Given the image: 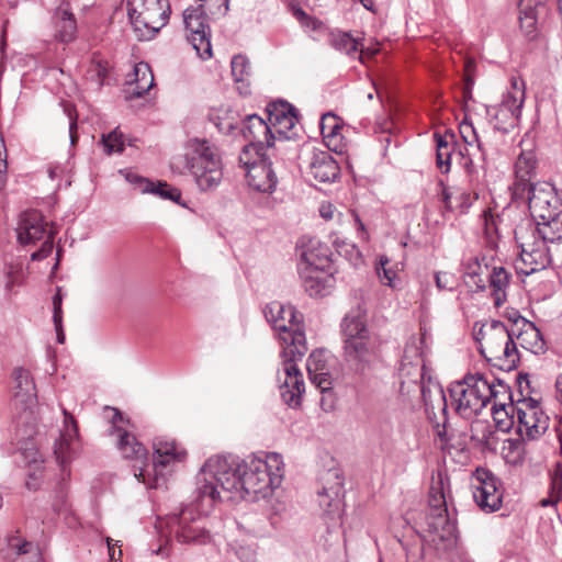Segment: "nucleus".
I'll use <instances>...</instances> for the list:
<instances>
[{
  "mask_svg": "<svg viewBox=\"0 0 562 562\" xmlns=\"http://www.w3.org/2000/svg\"><path fill=\"white\" fill-rule=\"evenodd\" d=\"M284 475L282 456L277 452L250 456H214L198 473L199 499L204 507L234 498H267L278 488Z\"/></svg>",
  "mask_w": 562,
  "mask_h": 562,
  "instance_id": "obj_1",
  "label": "nucleus"
},
{
  "mask_svg": "<svg viewBox=\"0 0 562 562\" xmlns=\"http://www.w3.org/2000/svg\"><path fill=\"white\" fill-rule=\"evenodd\" d=\"M171 169L180 175H189L201 192L215 191L224 176L218 147L209 139L199 137L186 142L183 154L172 158Z\"/></svg>",
  "mask_w": 562,
  "mask_h": 562,
  "instance_id": "obj_2",
  "label": "nucleus"
},
{
  "mask_svg": "<svg viewBox=\"0 0 562 562\" xmlns=\"http://www.w3.org/2000/svg\"><path fill=\"white\" fill-rule=\"evenodd\" d=\"M474 326V339L479 344V351L486 361L502 370L512 371L519 362L517 344L512 333L501 321H487L479 328Z\"/></svg>",
  "mask_w": 562,
  "mask_h": 562,
  "instance_id": "obj_3",
  "label": "nucleus"
},
{
  "mask_svg": "<svg viewBox=\"0 0 562 562\" xmlns=\"http://www.w3.org/2000/svg\"><path fill=\"white\" fill-rule=\"evenodd\" d=\"M501 390L506 394V384L493 383L481 374H468L461 381L453 382L449 387V394L454 411L464 418L479 415L492 401L497 398Z\"/></svg>",
  "mask_w": 562,
  "mask_h": 562,
  "instance_id": "obj_4",
  "label": "nucleus"
},
{
  "mask_svg": "<svg viewBox=\"0 0 562 562\" xmlns=\"http://www.w3.org/2000/svg\"><path fill=\"white\" fill-rule=\"evenodd\" d=\"M195 484L194 503L184 506L178 514L168 516L166 520H160L157 527L161 531L167 529L179 543L202 546L212 540L206 515L214 506H203L199 499L198 482Z\"/></svg>",
  "mask_w": 562,
  "mask_h": 562,
  "instance_id": "obj_5",
  "label": "nucleus"
},
{
  "mask_svg": "<svg viewBox=\"0 0 562 562\" xmlns=\"http://www.w3.org/2000/svg\"><path fill=\"white\" fill-rule=\"evenodd\" d=\"M345 360L357 371H362L376 357V340L367 327L366 312L358 306L342 319Z\"/></svg>",
  "mask_w": 562,
  "mask_h": 562,
  "instance_id": "obj_6",
  "label": "nucleus"
},
{
  "mask_svg": "<svg viewBox=\"0 0 562 562\" xmlns=\"http://www.w3.org/2000/svg\"><path fill=\"white\" fill-rule=\"evenodd\" d=\"M263 313L266 319L278 331L283 355L305 356L306 338L295 308L290 304L273 301L266 305Z\"/></svg>",
  "mask_w": 562,
  "mask_h": 562,
  "instance_id": "obj_7",
  "label": "nucleus"
},
{
  "mask_svg": "<svg viewBox=\"0 0 562 562\" xmlns=\"http://www.w3.org/2000/svg\"><path fill=\"white\" fill-rule=\"evenodd\" d=\"M127 15L139 41L153 40L168 23V0H127Z\"/></svg>",
  "mask_w": 562,
  "mask_h": 562,
  "instance_id": "obj_8",
  "label": "nucleus"
},
{
  "mask_svg": "<svg viewBox=\"0 0 562 562\" xmlns=\"http://www.w3.org/2000/svg\"><path fill=\"white\" fill-rule=\"evenodd\" d=\"M448 475L438 471L432 475L429 490V510L426 517L428 531L434 536L432 540L449 541L454 538L456 525L450 519L447 509Z\"/></svg>",
  "mask_w": 562,
  "mask_h": 562,
  "instance_id": "obj_9",
  "label": "nucleus"
},
{
  "mask_svg": "<svg viewBox=\"0 0 562 562\" xmlns=\"http://www.w3.org/2000/svg\"><path fill=\"white\" fill-rule=\"evenodd\" d=\"M278 150L257 151L252 145H245L238 156L239 166L245 171L247 184L255 191L272 193L278 179L272 169L271 158Z\"/></svg>",
  "mask_w": 562,
  "mask_h": 562,
  "instance_id": "obj_10",
  "label": "nucleus"
},
{
  "mask_svg": "<svg viewBox=\"0 0 562 562\" xmlns=\"http://www.w3.org/2000/svg\"><path fill=\"white\" fill-rule=\"evenodd\" d=\"M525 82L519 78L512 79V89L504 94L502 102L487 109L494 132L506 134L514 130L520 119L525 102Z\"/></svg>",
  "mask_w": 562,
  "mask_h": 562,
  "instance_id": "obj_11",
  "label": "nucleus"
},
{
  "mask_svg": "<svg viewBox=\"0 0 562 562\" xmlns=\"http://www.w3.org/2000/svg\"><path fill=\"white\" fill-rule=\"evenodd\" d=\"M528 209L531 216L537 220H552L562 215V193L547 181L529 183L526 188Z\"/></svg>",
  "mask_w": 562,
  "mask_h": 562,
  "instance_id": "obj_12",
  "label": "nucleus"
},
{
  "mask_svg": "<svg viewBox=\"0 0 562 562\" xmlns=\"http://www.w3.org/2000/svg\"><path fill=\"white\" fill-rule=\"evenodd\" d=\"M154 459L145 467H138L139 476H145L148 468L155 472L154 479H147L148 484L157 486L166 483L169 467L175 462H180L186 457V451L175 441L167 438H156L153 443Z\"/></svg>",
  "mask_w": 562,
  "mask_h": 562,
  "instance_id": "obj_13",
  "label": "nucleus"
},
{
  "mask_svg": "<svg viewBox=\"0 0 562 562\" xmlns=\"http://www.w3.org/2000/svg\"><path fill=\"white\" fill-rule=\"evenodd\" d=\"M281 357L282 367L278 371L280 395L288 406L296 408L301 405L302 395L305 391L303 374L296 363L301 361L304 356L291 357L281 352Z\"/></svg>",
  "mask_w": 562,
  "mask_h": 562,
  "instance_id": "obj_14",
  "label": "nucleus"
},
{
  "mask_svg": "<svg viewBox=\"0 0 562 562\" xmlns=\"http://www.w3.org/2000/svg\"><path fill=\"white\" fill-rule=\"evenodd\" d=\"M516 417L518 432L521 438L538 439L549 427L548 415L541 409L539 403L531 397L518 401Z\"/></svg>",
  "mask_w": 562,
  "mask_h": 562,
  "instance_id": "obj_15",
  "label": "nucleus"
},
{
  "mask_svg": "<svg viewBox=\"0 0 562 562\" xmlns=\"http://www.w3.org/2000/svg\"><path fill=\"white\" fill-rule=\"evenodd\" d=\"M206 21L207 16L202 5L188 8L183 11V22L188 32V40L202 59H207L212 56L210 31Z\"/></svg>",
  "mask_w": 562,
  "mask_h": 562,
  "instance_id": "obj_16",
  "label": "nucleus"
},
{
  "mask_svg": "<svg viewBox=\"0 0 562 562\" xmlns=\"http://www.w3.org/2000/svg\"><path fill=\"white\" fill-rule=\"evenodd\" d=\"M268 115L272 134H276V146L279 151L285 140H290L297 135L299 117L296 109L285 101H278L269 104Z\"/></svg>",
  "mask_w": 562,
  "mask_h": 562,
  "instance_id": "obj_17",
  "label": "nucleus"
},
{
  "mask_svg": "<svg viewBox=\"0 0 562 562\" xmlns=\"http://www.w3.org/2000/svg\"><path fill=\"white\" fill-rule=\"evenodd\" d=\"M112 423L110 435L116 438V447L124 459L131 460L134 464L148 463V452L142 442L131 434L127 429H124L120 424L124 423L122 413L116 408H110Z\"/></svg>",
  "mask_w": 562,
  "mask_h": 562,
  "instance_id": "obj_18",
  "label": "nucleus"
},
{
  "mask_svg": "<svg viewBox=\"0 0 562 562\" xmlns=\"http://www.w3.org/2000/svg\"><path fill=\"white\" fill-rule=\"evenodd\" d=\"M472 488L473 498L483 512L493 513L501 508L503 492L498 479L492 472L477 469Z\"/></svg>",
  "mask_w": 562,
  "mask_h": 562,
  "instance_id": "obj_19",
  "label": "nucleus"
},
{
  "mask_svg": "<svg viewBox=\"0 0 562 562\" xmlns=\"http://www.w3.org/2000/svg\"><path fill=\"white\" fill-rule=\"evenodd\" d=\"M47 222L44 221L43 215L36 210L25 211L20 215L16 238L18 243L22 246H33L40 240H45L52 234V240L56 232L48 229Z\"/></svg>",
  "mask_w": 562,
  "mask_h": 562,
  "instance_id": "obj_20",
  "label": "nucleus"
},
{
  "mask_svg": "<svg viewBox=\"0 0 562 562\" xmlns=\"http://www.w3.org/2000/svg\"><path fill=\"white\" fill-rule=\"evenodd\" d=\"M245 139L256 147L257 151L278 150L276 146V134H272V127L257 114L248 115L240 128Z\"/></svg>",
  "mask_w": 562,
  "mask_h": 562,
  "instance_id": "obj_21",
  "label": "nucleus"
},
{
  "mask_svg": "<svg viewBox=\"0 0 562 562\" xmlns=\"http://www.w3.org/2000/svg\"><path fill=\"white\" fill-rule=\"evenodd\" d=\"M551 262L547 244L539 239L532 244H522L519 257L515 261L518 273L530 276L546 269Z\"/></svg>",
  "mask_w": 562,
  "mask_h": 562,
  "instance_id": "obj_22",
  "label": "nucleus"
},
{
  "mask_svg": "<svg viewBox=\"0 0 562 562\" xmlns=\"http://www.w3.org/2000/svg\"><path fill=\"white\" fill-rule=\"evenodd\" d=\"M323 486L317 492V502L324 513L333 515L339 512L344 479L338 470H328L322 476Z\"/></svg>",
  "mask_w": 562,
  "mask_h": 562,
  "instance_id": "obj_23",
  "label": "nucleus"
},
{
  "mask_svg": "<svg viewBox=\"0 0 562 562\" xmlns=\"http://www.w3.org/2000/svg\"><path fill=\"white\" fill-rule=\"evenodd\" d=\"M330 267L329 249L316 238L303 239L300 248L299 271L327 270Z\"/></svg>",
  "mask_w": 562,
  "mask_h": 562,
  "instance_id": "obj_24",
  "label": "nucleus"
},
{
  "mask_svg": "<svg viewBox=\"0 0 562 562\" xmlns=\"http://www.w3.org/2000/svg\"><path fill=\"white\" fill-rule=\"evenodd\" d=\"M64 414V428L60 432L59 439L55 442L54 454L59 464L65 465L71 460L75 452V443L78 439V427L72 415L66 409Z\"/></svg>",
  "mask_w": 562,
  "mask_h": 562,
  "instance_id": "obj_25",
  "label": "nucleus"
},
{
  "mask_svg": "<svg viewBox=\"0 0 562 562\" xmlns=\"http://www.w3.org/2000/svg\"><path fill=\"white\" fill-rule=\"evenodd\" d=\"M308 171L319 182H333L338 178L340 168L328 151L314 149L308 160Z\"/></svg>",
  "mask_w": 562,
  "mask_h": 562,
  "instance_id": "obj_26",
  "label": "nucleus"
},
{
  "mask_svg": "<svg viewBox=\"0 0 562 562\" xmlns=\"http://www.w3.org/2000/svg\"><path fill=\"white\" fill-rule=\"evenodd\" d=\"M126 180L134 184L137 190L142 193H151L160 196L165 200H170L176 203H179L181 199V192L179 189L171 187L167 182L164 181H150L148 179L142 178L133 172L126 173Z\"/></svg>",
  "mask_w": 562,
  "mask_h": 562,
  "instance_id": "obj_27",
  "label": "nucleus"
},
{
  "mask_svg": "<svg viewBox=\"0 0 562 562\" xmlns=\"http://www.w3.org/2000/svg\"><path fill=\"white\" fill-rule=\"evenodd\" d=\"M428 334L425 328H420L419 337H412L404 348L402 361L403 368L406 370L407 366L416 368V376L423 375L425 369V352L427 349Z\"/></svg>",
  "mask_w": 562,
  "mask_h": 562,
  "instance_id": "obj_28",
  "label": "nucleus"
},
{
  "mask_svg": "<svg viewBox=\"0 0 562 562\" xmlns=\"http://www.w3.org/2000/svg\"><path fill=\"white\" fill-rule=\"evenodd\" d=\"M14 400L25 407H30L36 401V387L31 373L24 368H15L13 371Z\"/></svg>",
  "mask_w": 562,
  "mask_h": 562,
  "instance_id": "obj_29",
  "label": "nucleus"
},
{
  "mask_svg": "<svg viewBox=\"0 0 562 562\" xmlns=\"http://www.w3.org/2000/svg\"><path fill=\"white\" fill-rule=\"evenodd\" d=\"M55 38L61 43L72 42L77 33L76 19L68 4L60 5L53 15Z\"/></svg>",
  "mask_w": 562,
  "mask_h": 562,
  "instance_id": "obj_30",
  "label": "nucleus"
},
{
  "mask_svg": "<svg viewBox=\"0 0 562 562\" xmlns=\"http://www.w3.org/2000/svg\"><path fill=\"white\" fill-rule=\"evenodd\" d=\"M305 291L311 296H324L333 286L334 277L327 270H306L299 271Z\"/></svg>",
  "mask_w": 562,
  "mask_h": 562,
  "instance_id": "obj_31",
  "label": "nucleus"
},
{
  "mask_svg": "<svg viewBox=\"0 0 562 562\" xmlns=\"http://www.w3.org/2000/svg\"><path fill=\"white\" fill-rule=\"evenodd\" d=\"M525 328L517 335L518 345L535 355H540L546 351V342L532 323L525 321L520 317Z\"/></svg>",
  "mask_w": 562,
  "mask_h": 562,
  "instance_id": "obj_32",
  "label": "nucleus"
},
{
  "mask_svg": "<svg viewBox=\"0 0 562 562\" xmlns=\"http://www.w3.org/2000/svg\"><path fill=\"white\" fill-rule=\"evenodd\" d=\"M422 395L426 414L431 422H435L437 418L436 409H439L446 416L447 400L443 390L439 385H436L434 390L423 386Z\"/></svg>",
  "mask_w": 562,
  "mask_h": 562,
  "instance_id": "obj_33",
  "label": "nucleus"
},
{
  "mask_svg": "<svg viewBox=\"0 0 562 562\" xmlns=\"http://www.w3.org/2000/svg\"><path fill=\"white\" fill-rule=\"evenodd\" d=\"M536 166L535 156L532 153H521L519 157L517 158V161L515 164V170H516V182H515V190L516 193L518 192H525L526 188L531 182V175L533 172Z\"/></svg>",
  "mask_w": 562,
  "mask_h": 562,
  "instance_id": "obj_34",
  "label": "nucleus"
},
{
  "mask_svg": "<svg viewBox=\"0 0 562 562\" xmlns=\"http://www.w3.org/2000/svg\"><path fill=\"white\" fill-rule=\"evenodd\" d=\"M19 450L24 456L27 464H29V479L26 481V486L30 490H36L37 488V480L41 476L42 472V463L43 461L38 460L37 451L33 447L31 442H24L23 446L19 447Z\"/></svg>",
  "mask_w": 562,
  "mask_h": 562,
  "instance_id": "obj_35",
  "label": "nucleus"
},
{
  "mask_svg": "<svg viewBox=\"0 0 562 562\" xmlns=\"http://www.w3.org/2000/svg\"><path fill=\"white\" fill-rule=\"evenodd\" d=\"M329 43L335 49L345 53L348 56H352L360 52L359 59L362 60L363 58L364 49L362 45L357 38L347 32L330 33Z\"/></svg>",
  "mask_w": 562,
  "mask_h": 562,
  "instance_id": "obj_36",
  "label": "nucleus"
},
{
  "mask_svg": "<svg viewBox=\"0 0 562 562\" xmlns=\"http://www.w3.org/2000/svg\"><path fill=\"white\" fill-rule=\"evenodd\" d=\"M232 75L237 83L241 94L249 93V78L251 76V66L249 59L244 55H236L233 57L232 63Z\"/></svg>",
  "mask_w": 562,
  "mask_h": 562,
  "instance_id": "obj_37",
  "label": "nucleus"
},
{
  "mask_svg": "<svg viewBox=\"0 0 562 562\" xmlns=\"http://www.w3.org/2000/svg\"><path fill=\"white\" fill-rule=\"evenodd\" d=\"M459 132L464 143L472 149H475L477 153H480L481 159L484 160L485 151L490 146L487 137L484 136L481 138L477 135L472 122L468 121L467 119L460 123Z\"/></svg>",
  "mask_w": 562,
  "mask_h": 562,
  "instance_id": "obj_38",
  "label": "nucleus"
},
{
  "mask_svg": "<svg viewBox=\"0 0 562 562\" xmlns=\"http://www.w3.org/2000/svg\"><path fill=\"white\" fill-rule=\"evenodd\" d=\"M492 295L495 306H501L506 300V288L509 284V274L503 267H495L488 274Z\"/></svg>",
  "mask_w": 562,
  "mask_h": 562,
  "instance_id": "obj_39",
  "label": "nucleus"
},
{
  "mask_svg": "<svg viewBox=\"0 0 562 562\" xmlns=\"http://www.w3.org/2000/svg\"><path fill=\"white\" fill-rule=\"evenodd\" d=\"M135 82L132 94L140 98L154 86V75L147 63H138L134 67Z\"/></svg>",
  "mask_w": 562,
  "mask_h": 562,
  "instance_id": "obj_40",
  "label": "nucleus"
},
{
  "mask_svg": "<svg viewBox=\"0 0 562 562\" xmlns=\"http://www.w3.org/2000/svg\"><path fill=\"white\" fill-rule=\"evenodd\" d=\"M487 271V267H482L477 257L470 258L463 266V274L465 283L475 288L476 291H483L485 289V280L482 274Z\"/></svg>",
  "mask_w": 562,
  "mask_h": 562,
  "instance_id": "obj_41",
  "label": "nucleus"
},
{
  "mask_svg": "<svg viewBox=\"0 0 562 562\" xmlns=\"http://www.w3.org/2000/svg\"><path fill=\"white\" fill-rule=\"evenodd\" d=\"M492 416L496 426L501 430H508L513 425V418L516 415V405L513 403L506 404L497 402V398H492Z\"/></svg>",
  "mask_w": 562,
  "mask_h": 562,
  "instance_id": "obj_42",
  "label": "nucleus"
},
{
  "mask_svg": "<svg viewBox=\"0 0 562 562\" xmlns=\"http://www.w3.org/2000/svg\"><path fill=\"white\" fill-rule=\"evenodd\" d=\"M537 233L541 240L554 243L562 239V218L561 215L552 220H541L537 222Z\"/></svg>",
  "mask_w": 562,
  "mask_h": 562,
  "instance_id": "obj_43",
  "label": "nucleus"
},
{
  "mask_svg": "<svg viewBox=\"0 0 562 562\" xmlns=\"http://www.w3.org/2000/svg\"><path fill=\"white\" fill-rule=\"evenodd\" d=\"M436 136L437 142V166L443 173H448L450 170L451 148L447 136Z\"/></svg>",
  "mask_w": 562,
  "mask_h": 562,
  "instance_id": "obj_44",
  "label": "nucleus"
},
{
  "mask_svg": "<svg viewBox=\"0 0 562 562\" xmlns=\"http://www.w3.org/2000/svg\"><path fill=\"white\" fill-rule=\"evenodd\" d=\"M5 274L8 290H12L15 285L21 284L25 277L23 262L20 259L8 262L5 266Z\"/></svg>",
  "mask_w": 562,
  "mask_h": 562,
  "instance_id": "obj_45",
  "label": "nucleus"
},
{
  "mask_svg": "<svg viewBox=\"0 0 562 562\" xmlns=\"http://www.w3.org/2000/svg\"><path fill=\"white\" fill-rule=\"evenodd\" d=\"M338 130H340V125L335 114L328 112L322 115L321 132L324 139L328 140V146L335 140Z\"/></svg>",
  "mask_w": 562,
  "mask_h": 562,
  "instance_id": "obj_46",
  "label": "nucleus"
},
{
  "mask_svg": "<svg viewBox=\"0 0 562 562\" xmlns=\"http://www.w3.org/2000/svg\"><path fill=\"white\" fill-rule=\"evenodd\" d=\"M101 144L108 155L122 153L124 149L123 134L114 130L106 135H102Z\"/></svg>",
  "mask_w": 562,
  "mask_h": 562,
  "instance_id": "obj_47",
  "label": "nucleus"
},
{
  "mask_svg": "<svg viewBox=\"0 0 562 562\" xmlns=\"http://www.w3.org/2000/svg\"><path fill=\"white\" fill-rule=\"evenodd\" d=\"M522 450V442L510 438L504 442L503 454L507 462L517 463L521 460Z\"/></svg>",
  "mask_w": 562,
  "mask_h": 562,
  "instance_id": "obj_48",
  "label": "nucleus"
},
{
  "mask_svg": "<svg viewBox=\"0 0 562 562\" xmlns=\"http://www.w3.org/2000/svg\"><path fill=\"white\" fill-rule=\"evenodd\" d=\"M387 265L389 259L384 256H381L376 267V273L382 283L393 288L396 272L392 268L387 267Z\"/></svg>",
  "mask_w": 562,
  "mask_h": 562,
  "instance_id": "obj_49",
  "label": "nucleus"
},
{
  "mask_svg": "<svg viewBox=\"0 0 562 562\" xmlns=\"http://www.w3.org/2000/svg\"><path fill=\"white\" fill-rule=\"evenodd\" d=\"M326 355L323 350H315L313 351L306 361V369L308 373H313L316 371H326L327 363H326Z\"/></svg>",
  "mask_w": 562,
  "mask_h": 562,
  "instance_id": "obj_50",
  "label": "nucleus"
},
{
  "mask_svg": "<svg viewBox=\"0 0 562 562\" xmlns=\"http://www.w3.org/2000/svg\"><path fill=\"white\" fill-rule=\"evenodd\" d=\"M436 286L439 291H453L457 288V278L450 272H436Z\"/></svg>",
  "mask_w": 562,
  "mask_h": 562,
  "instance_id": "obj_51",
  "label": "nucleus"
},
{
  "mask_svg": "<svg viewBox=\"0 0 562 562\" xmlns=\"http://www.w3.org/2000/svg\"><path fill=\"white\" fill-rule=\"evenodd\" d=\"M311 382L321 390V392L325 393L331 389V380L326 371H316L313 373H308Z\"/></svg>",
  "mask_w": 562,
  "mask_h": 562,
  "instance_id": "obj_52",
  "label": "nucleus"
},
{
  "mask_svg": "<svg viewBox=\"0 0 562 562\" xmlns=\"http://www.w3.org/2000/svg\"><path fill=\"white\" fill-rule=\"evenodd\" d=\"M233 550L240 562H255L256 560V550L252 546L237 543Z\"/></svg>",
  "mask_w": 562,
  "mask_h": 562,
  "instance_id": "obj_53",
  "label": "nucleus"
},
{
  "mask_svg": "<svg viewBox=\"0 0 562 562\" xmlns=\"http://www.w3.org/2000/svg\"><path fill=\"white\" fill-rule=\"evenodd\" d=\"M54 240H52V234L42 244V247L31 255L32 261H40L48 257L53 251Z\"/></svg>",
  "mask_w": 562,
  "mask_h": 562,
  "instance_id": "obj_54",
  "label": "nucleus"
},
{
  "mask_svg": "<svg viewBox=\"0 0 562 562\" xmlns=\"http://www.w3.org/2000/svg\"><path fill=\"white\" fill-rule=\"evenodd\" d=\"M465 150H467V156L464 154H462L463 158H464L463 166L470 176L471 182L479 181V170H477V168L473 161V158H472V156H474L475 154L471 153L469 148H465Z\"/></svg>",
  "mask_w": 562,
  "mask_h": 562,
  "instance_id": "obj_55",
  "label": "nucleus"
},
{
  "mask_svg": "<svg viewBox=\"0 0 562 562\" xmlns=\"http://www.w3.org/2000/svg\"><path fill=\"white\" fill-rule=\"evenodd\" d=\"M520 29L526 36L532 38L536 33L537 16H518Z\"/></svg>",
  "mask_w": 562,
  "mask_h": 562,
  "instance_id": "obj_56",
  "label": "nucleus"
},
{
  "mask_svg": "<svg viewBox=\"0 0 562 562\" xmlns=\"http://www.w3.org/2000/svg\"><path fill=\"white\" fill-rule=\"evenodd\" d=\"M8 543L10 549L13 550L19 555L30 552L32 548L31 542L23 541L19 537H11Z\"/></svg>",
  "mask_w": 562,
  "mask_h": 562,
  "instance_id": "obj_57",
  "label": "nucleus"
},
{
  "mask_svg": "<svg viewBox=\"0 0 562 562\" xmlns=\"http://www.w3.org/2000/svg\"><path fill=\"white\" fill-rule=\"evenodd\" d=\"M63 293L61 288L56 289V293L53 296V322L58 323L59 318H63Z\"/></svg>",
  "mask_w": 562,
  "mask_h": 562,
  "instance_id": "obj_58",
  "label": "nucleus"
},
{
  "mask_svg": "<svg viewBox=\"0 0 562 562\" xmlns=\"http://www.w3.org/2000/svg\"><path fill=\"white\" fill-rule=\"evenodd\" d=\"M294 16L307 29L316 30L319 25L316 20L306 14L302 9H296L294 11Z\"/></svg>",
  "mask_w": 562,
  "mask_h": 562,
  "instance_id": "obj_59",
  "label": "nucleus"
},
{
  "mask_svg": "<svg viewBox=\"0 0 562 562\" xmlns=\"http://www.w3.org/2000/svg\"><path fill=\"white\" fill-rule=\"evenodd\" d=\"M8 169L7 148L2 134L0 133V184Z\"/></svg>",
  "mask_w": 562,
  "mask_h": 562,
  "instance_id": "obj_60",
  "label": "nucleus"
},
{
  "mask_svg": "<svg viewBox=\"0 0 562 562\" xmlns=\"http://www.w3.org/2000/svg\"><path fill=\"white\" fill-rule=\"evenodd\" d=\"M518 8L519 16H537L532 0H520Z\"/></svg>",
  "mask_w": 562,
  "mask_h": 562,
  "instance_id": "obj_61",
  "label": "nucleus"
},
{
  "mask_svg": "<svg viewBox=\"0 0 562 562\" xmlns=\"http://www.w3.org/2000/svg\"><path fill=\"white\" fill-rule=\"evenodd\" d=\"M400 374L401 376L407 378L414 382H417L419 380H424L425 378V369H423V375H415L416 374V368L414 366H407L406 370L403 368V362H401L400 367Z\"/></svg>",
  "mask_w": 562,
  "mask_h": 562,
  "instance_id": "obj_62",
  "label": "nucleus"
},
{
  "mask_svg": "<svg viewBox=\"0 0 562 562\" xmlns=\"http://www.w3.org/2000/svg\"><path fill=\"white\" fill-rule=\"evenodd\" d=\"M68 116H69V138H70V144L74 146L78 140L77 116H74L70 110L68 111Z\"/></svg>",
  "mask_w": 562,
  "mask_h": 562,
  "instance_id": "obj_63",
  "label": "nucleus"
},
{
  "mask_svg": "<svg viewBox=\"0 0 562 562\" xmlns=\"http://www.w3.org/2000/svg\"><path fill=\"white\" fill-rule=\"evenodd\" d=\"M106 541V546H108V549H109V557H110V561L111 562H117L121 560V557H122V550L120 549L119 550V557L117 554H115V550H114V547H121L119 544V541H115L113 540L112 538L108 537L105 539Z\"/></svg>",
  "mask_w": 562,
  "mask_h": 562,
  "instance_id": "obj_64",
  "label": "nucleus"
}]
</instances>
